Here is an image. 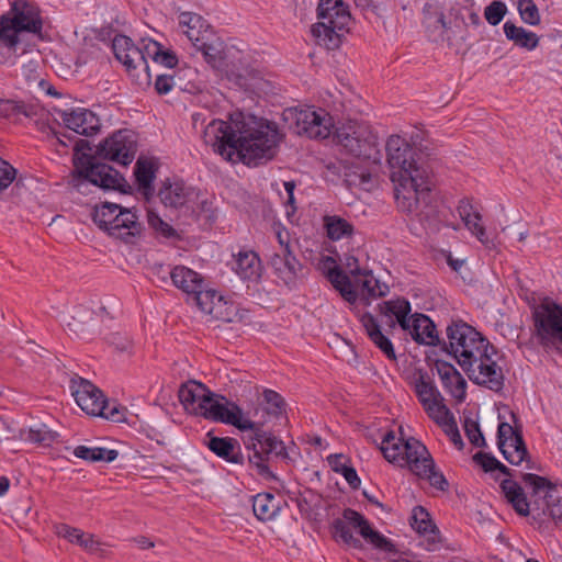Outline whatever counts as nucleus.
Segmentation results:
<instances>
[{"mask_svg":"<svg viewBox=\"0 0 562 562\" xmlns=\"http://www.w3.org/2000/svg\"><path fill=\"white\" fill-rule=\"evenodd\" d=\"M122 209V205L112 203V202H101L100 204H95L91 218L93 223L108 235L110 233V226L115 224L117 212Z\"/></svg>","mask_w":562,"mask_h":562,"instance_id":"nucleus-39","label":"nucleus"},{"mask_svg":"<svg viewBox=\"0 0 562 562\" xmlns=\"http://www.w3.org/2000/svg\"><path fill=\"white\" fill-rule=\"evenodd\" d=\"M235 262L234 270L243 280L258 281L261 278V260L254 250H240Z\"/></svg>","mask_w":562,"mask_h":562,"instance_id":"nucleus-32","label":"nucleus"},{"mask_svg":"<svg viewBox=\"0 0 562 562\" xmlns=\"http://www.w3.org/2000/svg\"><path fill=\"white\" fill-rule=\"evenodd\" d=\"M204 446L217 458L229 464L244 465L245 457L240 442L233 437H218L209 431L203 440Z\"/></svg>","mask_w":562,"mask_h":562,"instance_id":"nucleus-23","label":"nucleus"},{"mask_svg":"<svg viewBox=\"0 0 562 562\" xmlns=\"http://www.w3.org/2000/svg\"><path fill=\"white\" fill-rule=\"evenodd\" d=\"M180 23L188 26L186 31L188 38L203 54L205 61L214 69H223L225 66V53L222 48V43L217 40L210 41L209 25L204 32L196 30V27H203L204 21L202 16L196 13L183 12L180 15Z\"/></svg>","mask_w":562,"mask_h":562,"instance_id":"nucleus-13","label":"nucleus"},{"mask_svg":"<svg viewBox=\"0 0 562 562\" xmlns=\"http://www.w3.org/2000/svg\"><path fill=\"white\" fill-rule=\"evenodd\" d=\"M345 176L346 181L353 186H362L371 181V172L364 167L351 166L347 168Z\"/></svg>","mask_w":562,"mask_h":562,"instance_id":"nucleus-54","label":"nucleus"},{"mask_svg":"<svg viewBox=\"0 0 562 562\" xmlns=\"http://www.w3.org/2000/svg\"><path fill=\"white\" fill-rule=\"evenodd\" d=\"M27 439L32 442L49 446L56 439V432L49 429H30Z\"/></svg>","mask_w":562,"mask_h":562,"instance_id":"nucleus-59","label":"nucleus"},{"mask_svg":"<svg viewBox=\"0 0 562 562\" xmlns=\"http://www.w3.org/2000/svg\"><path fill=\"white\" fill-rule=\"evenodd\" d=\"M344 517L353 528L358 529L361 537L373 547L389 552L394 550V544L382 533L373 530L370 522L357 510L346 508L344 509Z\"/></svg>","mask_w":562,"mask_h":562,"instance_id":"nucleus-24","label":"nucleus"},{"mask_svg":"<svg viewBox=\"0 0 562 562\" xmlns=\"http://www.w3.org/2000/svg\"><path fill=\"white\" fill-rule=\"evenodd\" d=\"M158 171V165L153 159L139 157L134 167V176L137 190L148 202L155 194L154 181Z\"/></svg>","mask_w":562,"mask_h":562,"instance_id":"nucleus-29","label":"nucleus"},{"mask_svg":"<svg viewBox=\"0 0 562 562\" xmlns=\"http://www.w3.org/2000/svg\"><path fill=\"white\" fill-rule=\"evenodd\" d=\"M263 398L268 404L267 413L279 417L284 412L285 402L284 398L273 390H265Z\"/></svg>","mask_w":562,"mask_h":562,"instance_id":"nucleus-52","label":"nucleus"},{"mask_svg":"<svg viewBox=\"0 0 562 562\" xmlns=\"http://www.w3.org/2000/svg\"><path fill=\"white\" fill-rule=\"evenodd\" d=\"M501 488L506 501L518 515L532 516V497L528 501L522 487L516 481L505 479L501 482Z\"/></svg>","mask_w":562,"mask_h":562,"instance_id":"nucleus-31","label":"nucleus"},{"mask_svg":"<svg viewBox=\"0 0 562 562\" xmlns=\"http://www.w3.org/2000/svg\"><path fill=\"white\" fill-rule=\"evenodd\" d=\"M458 212L467 227H471V217H474V220H477V221L482 220L480 212L474 210V207L469 199H462L459 202Z\"/></svg>","mask_w":562,"mask_h":562,"instance_id":"nucleus-56","label":"nucleus"},{"mask_svg":"<svg viewBox=\"0 0 562 562\" xmlns=\"http://www.w3.org/2000/svg\"><path fill=\"white\" fill-rule=\"evenodd\" d=\"M435 367L443 387L458 402H463L467 397V381L457 368L452 363L441 359L435 361Z\"/></svg>","mask_w":562,"mask_h":562,"instance_id":"nucleus-26","label":"nucleus"},{"mask_svg":"<svg viewBox=\"0 0 562 562\" xmlns=\"http://www.w3.org/2000/svg\"><path fill=\"white\" fill-rule=\"evenodd\" d=\"M296 132L310 138H326L334 127L333 117L325 111L304 110L296 113Z\"/></svg>","mask_w":562,"mask_h":562,"instance_id":"nucleus-20","label":"nucleus"},{"mask_svg":"<svg viewBox=\"0 0 562 562\" xmlns=\"http://www.w3.org/2000/svg\"><path fill=\"white\" fill-rule=\"evenodd\" d=\"M386 161L391 169V180L397 182L403 193L397 189L398 207L407 213L428 218L435 214L431 204V180L427 168L422 162V153L414 145L398 135L389 137L386 145Z\"/></svg>","mask_w":562,"mask_h":562,"instance_id":"nucleus-2","label":"nucleus"},{"mask_svg":"<svg viewBox=\"0 0 562 562\" xmlns=\"http://www.w3.org/2000/svg\"><path fill=\"white\" fill-rule=\"evenodd\" d=\"M512 418L515 426L506 422H502L497 428V447L502 452L504 459L513 465H519L522 461L529 465L530 458L527 446L522 437V429L517 425V416L512 413Z\"/></svg>","mask_w":562,"mask_h":562,"instance_id":"nucleus-16","label":"nucleus"},{"mask_svg":"<svg viewBox=\"0 0 562 562\" xmlns=\"http://www.w3.org/2000/svg\"><path fill=\"white\" fill-rule=\"evenodd\" d=\"M507 13V7L504 2L495 0L484 10L485 20L493 26L499 24Z\"/></svg>","mask_w":562,"mask_h":562,"instance_id":"nucleus-53","label":"nucleus"},{"mask_svg":"<svg viewBox=\"0 0 562 562\" xmlns=\"http://www.w3.org/2000/svg\"><path fill=\"white\" fill-rule=\"evenodd\" d=\"M360 322L370 340L386 356L387 359L395 361L397 357L394 346L390 338L382 333L378 319L371 313L367 312L361 316Z\"/></svg>","mask_w":562,"mask_h":562,"instance_id":"nucleus-30","label":"nucleus"},{"mask_svg":"<svg viewBox=\"0 0 562 562\" xmlns=\"http://www.w3.org/2000/svg\"><path fill=\"white\" fill-rule=\"evenodd\" d=\"M536 337L544 348L562 347V305L549 300L533 308Z\"/></svg>","mask_w":562,"mask_h":562,"instance_id":"nucleus-11","label":"nucleus"},{"mask_svg":"<svg viewBox=\"0 0 562 562\" xmlns=\"http://www.w3.org/2000/svg\"><path fill=\"white\" fill-rule=\"evenodd\" d=\"M336 138L347 153L363 161L380 164L382 154L378 136L366 123L349 122L336 130Z\"/></svg>","mask_w":562,"mask_h":562,"instance_id":"nucleus-9","label":"nucleus"},{"mask_svg":"<svg viewBox=\"0 0 562 562\" xmlns=\"http://www.w3.org/2000/svg\"><path fill=\"white\" fill-rule=\"evenodd\" d=\"M198 416H202L205 419L232 425L245 431L256 427V423L249 418L244 417V412L236 403L228 401L225 396L209 393L198 411Z\"/></svg>","mask_w":562,"mask_h":562,"instance_id":"nucleus-12","label":"nucleus"},{"mask_svg":"<svg viewBox=\"0 0 562 562\" xmlns=\"http://www.w3.org/2000/svg\"><path fill=\"white\" fill-rule=\"evenodd\" d=\"M254 436L249 439H244V445L247 450H252V454L248 456L250 467L257 470V474L265 480H276V475L270 471L268 460L270 454H276L283 459L288 458V452L282 440L278 439L271 432L262 429V425L256 424V427L250 429Z\"/></svg>","mask_w":562,"mask_h":562,"instance_id":"nucleus-10","label":"nucleus"},{"mask_svg":"<svg viewBox=\"0 0 562 562\" xmlns=\"http://www.w3.org/2000/svg\"><path fill=\"white\" fill-rule=\"evenodd\" d=\"M359 277L363 279L357 280V282H361V291L362 293H367L368 299L381 297L387 294V286H385V291L376 292L375 286H379V280L374 278L371 271L364 270Z\"/></svg>","mask_w":562,"mask_h":562,"instance_id":"nucleus-49","label":"nucleus"},{"mask_svg":"<svg viewBox=\"0 0 562 562\" xmlns=\"http://www.w3.org/2000/svg\"><path fill=\"white\" fill-rule=\"evenodd\" d=\"M147 222L149 227L153 228L155 233L160 235L161 237L166 239L180 238L178 232L151 210L147 212Z\"/></svg>","mask_w":562,"mask_h":562,"instance_id":"nucleus-47","label":"nucleus"},{"mask_svg":"<svg viewBox=\"0 0 562 562\" xmlns=\"http://www.w3.org/2000/svg\"><path fill=\"white\" fill-rule=\"evenodd\" d=\"M327 278L333 286L339 291L341 296L349 303H355L358 299V293L353 289L348 274L339 267H334L328 270Z\"/></svg>","mask_w":562,"mask_h":562,"instance_id":"nucleus-41","label":"nucleus"},{"mask_svg":"<svg viewBox=\"0 0 562 562\" xmlns=\"http://www.w3.org/2000/svg\"><path fill=\"white\" fill-rule=\"evenodd\" d=\"M411 336L418 345L442 347L443 340L439 338L436 324L428 315L422 313L412 315Z\"/></svg>","mask_w":562,"mask_h":562,"instance_id":"nucleus-28","label":"nucleus"},{"mask_svg":"<svg viewBox=\"0 0 562 562\" xmlns=\"http://www.w3.org/2000/svg\"><path fill=\"white\" fill-rule=\"evenodd\" d=\"M324 227L326 228L327 237L331 240L351 237L355 231L351 223L336 215H326L324 217Z\"/></svg>","mask_w":562,"mask_h":562,"instance_id":"nucleus-44","label":"nucleus"},{"mask_svg":"<svg viewBox=\"0 0 562 562\" xmlns=\"http://www.w3.org/2000/svg\"><path fill=\"white\" fill-rule=\"evenodd\" d=\"M16 170L0 157V191L8 188L15 179Z\"/></svg>","mask_w":562,"mask_h":562,"instance_id":"nucleus-60","label":"nucleus"},{"mask_svg":"<svg viewBox=\"0 0 562 562\" xmlns=\"http://www.w3.org/2000/svg\"><path fill=\"white\" fill-rule=\"evenodd\" d=\"M199 294H192L196 305L205 313H212L213 311V299L216 296V292L214 290H205L204 283H201V288L199 289Z\"/></svg>","mask_w":562,"mask_h":562,"instance_id":"nucleus-55","label":"nucleus"},{"mask_svg":"<svg viewBox=\"0 0 562 562\" xmlns=\"http://www.w3.org/2000/svg\"><path fill=\"white\" fill-rule=\"evenodd\" d=\"M61 119L67 128L79 135L92 136L100 130L99 117L87 109L63 111Z\"/></svg>","mask_w":562,"mask_h":562,"instance_id":"nucleus-25","label":"nucleus"},{"mask_svg":"<svg viewBox=\"0 0 562 562\" xmlns=\"http://www.w3.org/2000/svg\"><path fill=\"white\" fill-rule=\"evenodd\" d=\"M43 20L35 2L14 0L8 12L0 15V43L15 53L23 32L41 34Z\"/></svg>","mask_w":562,"mask_h":562,"instance_id":"nucleus-6","label":"nucleus"},{"mask_svg":"<svg viewBox=\"0 0 562 562\" xmlns=\"http://www.w3.org/2000/svg\"><path fill=\"white\" fill-rule=\"evenodd\" d=\"M472 459L486 473L495 471V468L498 467V460L490 452L479 451Z\"/></svg>","mask_w":562,"mask_h":562,"instance_id":"nucleus-57","label":"nucleus"},{"mask_svg":"<svg viewBox=\"0 0 562 562\" xmlns=\"http://www.w3.org/2000/svg\"><path fill=\"white\" fill-rule=\"evenodd\" d=\"M56 533L59 537L67 539L71 543H77L89 552L99 550L100 541L94 539L92 533L83 532L79 528L71 527L66 524H59L56 526Z\"/></svg>","mask_w":562,"mask_h":562,"instance_id":"nucleus-36","label":"nucleus"},{"mask_svg":"<svg viewBox=\"0 0 562 562\" xmlns=\"http://www.w3.org/2000/svg\"><path fill=\"white\" fill-rule=\"evenodd\" d=\"M160 48L161 45L156 41H149L143 47L136 46L128 36L122 34L112 40L115 58L124 65L134 83L142 90L151 85L147 57L158 61Z\"/></svg>","mask_w":562,"mask_h":562,"instance_id":"nucleus-4","label":"nucleus"},{"mask_svg":"<svg viewBox=\"0 0 562 562\" xmlns=\"http://www.w3.org/2000/svg\"><path fill=\"white\" fill-rule=\"evenodd\" d=\"M521 479L532 488V520L541 527L552 519L562 527V487L533 473H524Z\"/></svg>","mask_w":562,"mask_h":562,"instance_id":"nucleus-8","label":"nucleus"},{"mask_svg":"<svg viewBox=\"0 0 562 562\" xmlns=\"http://www.w3.org/2000/svg\"><path fill=\"white\" fill-rule=\"evenodd\" d=\"M157 195L165 206L180 209L195 201L199 198V192L188 187L182 180L171 181L166 179L162 181Z\"/></svg>","mask_w":562,"mask_h":562,"instance_id":"nucleus-22","label":"nucleus"},{"mask_svg":"<svg viewBox=\"0 0 562 562\" xmlns=\"http://www.w3.org/2000/svg\"><path fill=\"white\" fill-rule=\"evenodd\" d=\"M70 389L76 403L88 415L119 420L116 418L117 408L113 407L106 412L108 400L102 391L90 381L76 375L70 380Z\"/></svg>","mask_w":562,"mask_h":562,"instance_id":"nucleus-14","label":"nucleus"},{"mask_svg":"<svg viewBox=\"0 0 562 562\" xmlns=\"http://www.w3.org/2000/svg\"><path fill=\"white\" fill-rule=\"evenodd\" d=\"M349 526L351 524L344 516L342 518H336L331 524L333 536L337 541H342L352 548H360L361 541L353 537Z\"/></svg>","mask_w":562,"mask_h":562,"instance_id":"nucleus-45","label":"nucleus"},{"mask_svg":"<svg viewBox=\"0 0 562 562\" xmlns=\"http://www.w3.org/2000/svg\"><path fill=\"white\" fill-rule=\"evenodd\" d=\"M192 211L196 214L198 218L203 217L209 223L215 222L217 217L216 210L213 207V202L207 199L201 200L198 203V210L193 209Z\"/></svg>","mask_w":562,"mask_h":562,"instance_id":"nucleus-58","label":"nucleus"},{"mask_svg":"<svg viewBox=\"0 0 562 562\" xmlns=\"http://www.w3.org/2000/svg\"><path fill=\"white\" fill-rule=\"evenodd\" d=\"M411 526L423 536H428V540L435 542L439 535V529L432 521L430 514L423 506H415L411 517Z\"/></svg>","mask_w":562,"mask_h":562,"instance_id":"nucleus-40","label":"nucleus"},{"mask_svg":"<svg viewBox=\"0 0 562 562\" xmlns=\"http://www.w3.org/2000/svg\"><path fill=\"white\" fill-rule=\"evenodd\" d=\"M91 143L87 139L76 138L74 146V167L72 181H88L103 190H114L123 194H131L132 187L126 179L112 166L100 161L97 151L91 154Z\"/></svg>","mask_w":562,"mask_h":562,"instance_id":"nucleus-3","label":"nucleus"},{"mask_svg":"<svg viewBox=\"0 0 562 562\" xmlns=\"http://www.w3.org/2000/svg\"><path fill=\"white\" fill-rule=\"evenodd\" d=\"M270 265L276 276L289 288L295 285L296 280L305 277L308 272V268L297 260L292 248H285L284 252L274 254Z\"/></svg>","mask_w":562,"mask_h":562,"instance_id":"nucleus-21","label":"nucleus"},{"mask_svg":"<svg viewBox=\"0 0 562 562\" xmlns=\"http://www.w3.org/2000/svg\"><path fill=\"white\" fill-rule=\"evenodd\" d=\"M136 153V137L126 128L114 132L97 146L100 159L115 161L125 167L133 161Z\"/></svg>","mask_w":562,"mask_h":562,"instance_id":"nucleus-17","label":"nucleus"},{"mask_svg":"<svg viewBox=\"0 0 562 562\" xmlns=\"http://www.w3.org/2000/svg\"><path fill=\"white\" fill-rule=\"evenodd\" d=\"M446 333L449 342L443 340L441 350L452 356L461 369L476 363L483 350H494V345L485 336L462 319L452 321Z\"/></svg>","mask_w":562,"mask_h":562,"instance_id":"nucleus-5","label":"nucleus"},{"mask_svg":"<svg viewBox=\"0 0 562 562\" xmlns=\"http://www.w3.org/2000/svg\"><path fill=\"white\" fill-rule=\"evenodd\" d=\"M109 236L126 245H136L143 237L145 226L139 221L136 206H122L117 212L115 224L110 226Z\"/></svg>","mask_w":562,"mask_h":562,"instance_id":"nucleus-18","label":"nucleus"},{"mask_svg":"<svg viewBox=\"0 0 562 562\" xmlns=\"http://www.w3.org/2000/svg\"><path fill=\"white\" fill-rule=\"evenodd\" d=\"M216 130L214 150L227 161L237 156L249 167L272 160L283 137L277 123L251 114H240L231 123L220 121Z\"/></svg>","mask_w":562,"mask_h":562,"instance_id":"nucleus-1","label":"nucleus"},{"mask_svg":"<svg viewBox=\"0 0 562 562\" xmlns=\"http://www.w3.org/2000/svg\"><path fill=\"white\" fill-rule=\"evenodd\" d=\"M169 276L173 285L189 295L199 294L201 283H204L201 274L186 266H176Z\"/></svg>","mask_w":562,"mask_h":562,"instance_id":"nucleus-33","label":"nucleus"},{"mask_svg":"<svg viewBox=\"0 0 562 562\" xmlns=\"http://www.w3.org/2000/svg\"><path fill=\"white\" fill-rule=\"evenodd\" d=\"M496 353L497 349L495 346L494 350L487 348L483 350L482 357L476 363H471L470 367L465 366L462 370L474 384L498 393L504 389L505 374L502 367L492 359Z\"/></svg>","mask_w":562,"mask_h":562,"instance_id":"nucleus-15","label":"nucleus"},{"mask_svg":"<svg viewBox=\"0 0 562 562\" xmlns=\"http://www.w3.org/2000/svg\"><path fill=\"white\" fill-rule=\"evenodd\" d=\"M94 452H95L94 453L95 462L104 461V462L110 463V462H113L119 456L117 450L106 449L103 447L94 448Z\"/></svg>","mask_w":562,"mask_h":562,"instance_id":"nucleus-62","label":"nucleus"},{"mask_svg":"<svg viewBox=\"0 0 562 562\" xmlns=\"http://www.w3.org/2000/svg\"><path fill=\"white\" fill-rule=\"evenodd\" d=\"M521 20L529 25L540 23V13L533 0H519L517 4Z\"/></svg>","mask_w":562,"mask_h":562,"instance_id":"nucleus-50","label":"nucleus"},{"mask_svg":"<svg viewBox=\"0 0 562 562\" xmlns=\"http://www.w3.org/2000/svg\"><path fill=\"white\" fill-rule=\"evenodd\" d=\"M412 307L408 300L405 297H397L395 300L384 301L379 304V312L385 316H395L397 319L402 316H408L411 314Z\"/></svg>","mask_w":562,"mask_h":562,"instance_id":"nucleus-46","label":"nucleus"},{"mask_svg":"<svg viewBox=\"0 0 562 562\" xmlns=\"http://www.w3.org/2000/svg\"><path fill=\"white\" fill-rule=\"evenodd\" d=\"M278 509L279 505L271 493H259L252 497V510L260 521L271 520Z\"/></svg>","mask_w":562,"mask_h":562,"instance_id":"nucleus-43","label":"nucleus"},{"mask_svg":"<svg viewBox=\"0 0 562 562\" xmlns=\"http://www.w3.org/2000/svg\"><path fill=\"white\" fill-rule=\"evenodd\" d=\"M317 19L311 27L317 44L331 50L339 48L352 20L348 7L341 0H321Z\"/></svg>","mask_w":562,"mask_h":562,"instance_id":"nucleus-7","label":"nucleus"},{"mask_svg":"<svg viewBox=\"0 0 562 562\" xmlns=\"http://www.w3.org/2000/svg\"><path fill=\"white\" fill-rule=\"evenodd\" d=\"M108 341L121 352L127 351L132 346L131 341L126 337L121 336L119 333L110 334Z\"/></svg>","mask_w":562,"mask_h":562,"instance_id":"nucleus-63","label":"nucleus"},{"mask_svg":"<svg viewBox=\"0 0 562 562\" xmlns=\"http://www.w3.org/2000/svg\"><path fill=\"white\" fill-rule=\"evenodd\" d=\"M189 75H196V71L188 68L173 70L171 75H158L154 85L155 91L159 95H164L169 93L173 87H178L180 90L192 92L194 89H196V87L191 82L188 85H183L182 82L183 78L188 77Z\"/></svg>","mask_w":562,"mask_h":562,"instance_id":"nucleus-34","label":"nucleus"},{"mask_svg":"<svg viewBox=\"0 0 562 562\" xmlns=\"http://www.w3.org/2000/svg\"><path fill=\"white\" fill-rule=\"evenodd\" d=\"M505 36L516 46L532 50L538 46L539 37L536 33L527 31L521 26H517L510 21H506L503 25Z\"/></svg>","mask_w":562,"mask_h":562,"instance_id":"nucleus-38","label":"nucleus"},{"mask_svg":"<svg viewBox=\"0 0 562 562\" xmlns=\"http://www.w3.org/2000/svg\"><path fill=\"white\" fill-rule=\"evenodd\" d=\"M415 393L422 403L424 409L427 412L428 416L436 422L437 424H441L442 420L438 415L432 413L434 408H437L438 412L448 416L450 414L449 408L443 404V398L434 384L432 381L429 380L428 375L424 371H418V378L415 379Z\"/></svg>","mask_w":562,"mask_h":562,"instance_id":"nucleus-19","label":"nucleus"},{"mask_svg":"<svg viewBox=\"0 0 562 562\" xmlns=\"http://www.w3.org/2000/svg\"><path fill=\"white\" fill-rule=\"evenodd\" d=\"M404 441L405 440L403 439L396 440L394 431L390 430L383 436L379 449L390 463L398 464L402 467L404 458Z\"/></svg>","mask_w":562,"mask_h":562,"instance_id":"nucleus-42","label":"nucleus"},{"mask_svg":"<svg viewBox=\"0 0 562 562\" xmlns=\"http://www.w3.org/2000/svg\"><path fill=\"white\" fill-rule=\"evenodd\" d=\"M463 429H464L465 436L468 437L469 441L474 447H479V448L486 447V441L481 431L479 422L472 419L471 417H464Z\"/></svg>","mask_w":562,"mask_h":562,"instance_id":"nucleus-48","label":"nucleus"},{"mask_svg":"<svg viewBox=\"0 0 562 562\" xmlns=\"http://www.w3.org/2000/svg\"><path fill=\"white\" fill-rule=\"evenodd\" d=\"M448 416L450 417L448 423L446 424L448 427V429H446V432L450 436V439L453 442V445L461 450L463 449L464 443L458 429L457 423L451 413Z\"/></svg>","mask_w":562,"mask_h":562,"instance_id":"nucleus-61","label":"nucleus"},{"mask_svg":"<svg viewBox=\"0 0 562 562\" xmlns=\"http://www.w3.org/2000/svg\"><path fill=\"white\" fill-rule=\"evenodd\" d=\"M341 470L342 471L340 474L345 477L350 487L357 490L361 484V480L359 479L356 469L352 467H347L342 468Z\"/></svg>","mask_w":562,"mask_h":562,"instance_id":"nucleus-64","label":"nucleus"},{"mask_svg":"<svg viewBox=\"0 0 562 562\" xmlns=\"http://www.w3.org/2000/svg\"><path fill=\"white\" fill-rule=\"evenodd\" d=\"M404 458L402 467L408 469L416 475L419 471L425 473V468L432 464V457L427 450L426 446L419 440L409 438L404 441Z\"/></svg>","mask_w":562,"mask_h":562,"instance_id":"nucleus-27","label":"nucleus"},{"mask_svg":"<svg viewBox=\"0 0 562 562\" xmlns=\"http://www.w3.org/2000/svg\"><path fill=\"white\" fill-rule=\"evenodd\" d=\"M43 111V108L37 103L0 99V116L5 119L16 117L20 114L26 117H36L40 116Z\"/></svg>","mask_w":562,"mask_h":562,"instance_id":"nucleus-37","label":"nucleus"},{"mask_svg":"<svg viewBox=\"0 0 562 562\" xmlns=\"http://www.w3.org/2000/svg\"><path fill=\"white\" fill-rule=\"evenodd\" d=\"M209 393H211V391L202 383L191 381L180 386L178 396L186 409H192L194 414L198 415L202 400H204Z\"/></svg>","mask_w":562,"mask_h":562,"instance_id":"nucleus-35","label":"nucleus"},{"mask_svg":"<svg viewBox=\"0 0 562 562\" xmlns=\"http://www.w3.org/2000/svg\"><path fill=\"white\" fill-rule=\"evenodd\" d=\"M420 479H426L429 484L439 490V491H447L449 487V483L445 475L436 470L435 461L432 460V464L428 468H425V473H420V471L416 474Z\"/></svg>","mask_w":562,"mask_h":562,"instance_id":"nucleus-51","label":"nucleus"}]
</instances>
